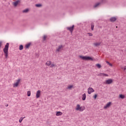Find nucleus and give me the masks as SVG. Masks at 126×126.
Returning <instances> with one entry per match:
<instances>
[{"label": "nucleus", "mask_w": 126, "mask_h": 126, "mask_svg": "<svg viewBox=\"0 0 126 126\" xmlns=\"http://www.w3.org/2000/svg\"><path fill=\"white\" fill-rule=\"evenodd\" d=\"M9 47V43H7L5 45V47L3 49V51L5 55V58L6 59H7V57H8V48Z\"/></svg>", "instance_id": "nucleus-1"}, {"label": "nucleus", "mask_w": 126, "mask_h": 126, "mask_svg": "<svg viewBox=\"0 0 126 126\" xmlns=\"http://www.w3.org/2000/svg\"><path fill=\"white\" fill-rule=\"evenodd\" d=\"M75 110L76 111H79V112H83L84 110H85V107L84 106H80V105L77 104Z\"/></svg>", "instance_id": "nucleus-2"}, {"label": "nucleus", "mask_w": 126, "mask_h": 126, "mask_svg": "<svg viewBox=\"0 0 126 126\" xmlns=\"http://www.w3.org/2000/svg\"><path fill=\"white\" fill-rule=\"evenodd\" d=\"M80 59L83 60L84 61H93V59L89 56H80Z\"/></svg>", "instance_id": "nucleus-3"}, {"label": "nucleus", "mask_w": 126, "mask_h": 126, "mask_svg": "<svg viewBox=\"0 0 126 126\" xmlns=\"http://www.w3.org/2000/svg\"><path fill=\"white\" fill-rule=\"evenodd\" d=\"M63 46L62 45H59L58 46V48L56 49L57 53H60V52H62V51H63Z\"/></svg>", "instance_id": "nucleus-4"}, {"label": "nucleus", "mask_w": 126, "mask_h": 126, "mask_svg": "<svg viewBox=\"0 0 126 126\" xmlns=\"http://www.w3.org/2000/svg\"><path fill=\"white\" fill-rule=\"evenodd\" d=\"M19 83H20V79H18L16 82L13 84V87H17L19 85Z\"/></svg>", "instance_id": "nucleus-5"}, {"label": "nucleus", "mask_w": 126, "mask_h": 126, "mask_svg": "<svg viewBox=\"0 0 126 126\" xmlns=\"http://www.w3.org/2000/svg\"><path fill=\"white\" fill-rule=\"evenodd\" d=\"M102 4L100 2H97L94 5V8H97Z\"/></svg>", "instance_id": "nucleus-6"}, {"label": "nucleus", "mask_w": 126, "mask_h": 126, "mask_svg": "<svg viewBox=\"0 0 126 126\" xmlns=\"http://www.w3.org/2000/svg\"><path fill=\"white\" fill-rule=\"evenodd\" d=\"M73 28H74V25H73L72 27H67L66 29L67 30L70 31L71 33H72V32L73 31Z\"/></svg>", "instance_id": "nucleus-7"}, {"label": "nucleus", "mask_w": 126, "mask_h": 126, "mask_svg": "<svg viewBox=\"0 0 126 126\" xmlns=\"http://www.w3.org/2000/svg\"><path fill=\"white\" fill-rule=\"evenodd\" d=\"M104 83L105 84H111V83H113V80L112 79L107 80Z\"/></svg>", "instance_id": "nucleus-8"}, {"label": "nucleus", "mask_w": 126, "mask_h": 126, "mask_svg": "<svg viewBox=\"0 0 126 126\" xmlns=\"http://www.w3.org/2000/svg\"><path fill=\"white\" fill-rule=\"evenodd\" d=\"M94 89H93V88H89L88 89V94H91V93H93V92H94Z\"/></svg>", "instance_id": "nucleus-9"}, {"label": "nucleus", "mask_w": 126, "mask_h": 126, "mask_svg": "<svg viewBox=\"0 0 126 126\" xmlns=\"http://www.w3.org/2000/svg\"><path fill=\"white\" fill-rule=\"evenodd\" d=\"M40 95H41V91L40 90L37 91L36 94V98H39Z\"/></svg>", "instance_id": "nucleus-10"}, {"label": "nucleus", "mask_w": 126, "mask_h": 126, "mask_svg": "<svg viewBox=\"0 0 126 126\" xmlns=\"http://www.w3.org/2000/svg\"><path fill=\"white\" fill-rule=\"evenodd\" d=\"M111 104H112V102H109L107 103L106 105L104 106V109H107V108H109L110 106H111Z\"/></svg>", "instance_id": "nucleus-11"}, {"label": "nucleus", "mask_w": 126, "mask_h": 126, "mask_svg": "<svg viewBox=\"0 0 126 126\" xmlns=\"http://www.w3.org/2000/svg\"><path fill=\"white\" fill-rule=\"evenodd\" d=\"M98 76L108 77L109 75L107 74L101 73L98 74Z\"/></svg>", "instance_id": "nucleus-12"}, {"label": "nucleus", "mask_w": 126, "mask_h": 126, "mask_svg": "<svg viewBox=\"0 0 126 126\" xmlns=\"http://www.w3.org/2000/svg\"><path fill=\"white\" fill-rule=\"evenodd\" d=\"M86 99V94H84L82 95V100L85 101Z\"/></svg>", "instance_id": "nucleus-13"}, {"label": "nucleus", "mask_w": 126, "mask_h": 126, "mask_svg": "<svg viewBox=\"0 0 126 126\" xmlns=\"http://www.w3.org/2000/svg\"><path fill=\"white\" fill-rule=\"evenodd\" d=\"M110 20L111 22H114V21H116V20H117V18L115 17H112L110 19Z\"/></svg>", "instance_id": "nucleus-14"}, {"label": "nucleus", "mask_w": 126, "mask_h": 126, "mask_svg": "<svg viewBox=\"0 0 126 126\" xmlns=\"http://www.w3.org/2000/svg\"><path fill=\"white\" fill-rule=\"evenodd\" d=\"M19 3V0H17L13 3L14 6H17V5Z\"/></svg>", "instance_id": "nucleus-15"}, {"label": "nucleus", "mask_w": 126, "mask_h": 126, "mask_svg": "<svg viewBox=\"0 0 126 126\" xmlns=\"http://www.w3.org/2000/svg\"><path fill=\"white\" fill-rule=\"evenodd\" d=\"M51 64H52V62L51 61H47L46 63V65H47L48 66H51Z\"/></svg>", "instance_id": "nucleus-16"}, {"label": "nucleus", "mask_w": 126, "mask_h": 126, "mask_svg": "<svg viewBox=\"0 0 126 126\" xmlns=\"http://www.w3.org/2000/svg\"><path fill=\"white\" fill-rule=\"evenodd\" d=\"M94 46L95 47H99V45H101V42L94 43Z\"/></svg>", "instance_id": "nucleus-17"}, {"label": "nucleus", "mask_w": 126, "mask_h": 126, "mask_svg": "<svg viewBox=\"0 0 126 126\" xmlns=\"http://www.w3.org/2000/svg\"><path fill=\"white\" fill-rule=\"evenodd\" d=\"M31 45V43H27L25 47L26 48V49H28V48H29V47H30V46Z\"/></svg>", "instance_id": "nucleus-18"}, {"label": "nucleus", "mask_w": 126, "mask_h": 126, "mask_svg": "<svg viewBox=\"0 0 126 126\" xmlns=\"http://www.w3.org/2000/svg\"><path fill=\"white\" fill-rule=\"evenodd\" d=\"M94 23H92L91 25V30H92V31H93V30H94Z\"/></svg>", "instance_id": "nucleus-19"}, {"label": "nucleus", "mask_w": 126, "mask_h": 126, "mask_svg": "<svg viewBox=\"0 0 126 126\" xmlns=\"http://www.w3.org/2000/svg\"><path fill=\"white\" fill-rule=\"evenodd\" d=\"M63 115V113L60 111H58L56 113V116H62Z\"/></svg>", "instance_id": "nucleus-20"}, {"label": "nucleus", "mask_w": 126, "mask_h": 126, "mask_svg": "<svg viewBox=\"0 0 126 126\" xmlns=\"http://www.w3.org/2000/svg\"><path fill=\"white\" fill-rule=\"evenodd\" d=\"M25 119V117H21L19 120V123H22V121H23V119Z\"/></svg>", "instance_id": "nucleus-21"}, {"label": "nucleus", "mask_w": 126, "mask_h": 126, "mask_svg": "<svg viewBox=\"0 0 126 126\" xmlns=\"http://www.w3.org/2000/svg\"><path fill=\"white\" fill-rule=\"evenodd\" d=\"M100 3H106L107 2V0H100V1L99 2Z\"/></svg>", "instance_id": "nucleus-22"}, {"label": "nucleus", "mask_w": 126, "mask_h": 126, "mask_svg": "<svg viewBox=\"0 0 126 126\" xmlns=\"http://www.w3.org/2000/svg\"><path fill=\"white\" fill-rule=\"evenodd\" d=\"M55 66L58 67V66L56 64L51 63V65H50V67H55Z\"/></svg>", "instance_id": "nucleus-23"}, {"label": "nucleus", "mask_w": 126, "mask_h": 126, "mask_svg": "<svg viewBox=\"0 0 126 126\" xmlns=\"http://www.w3.org/2000/svg\"><path fill=\"white\" fill-rule=\"evenodd\" d=\"M28 11H29V9H26L23 10V13H27V12H28Z\"/></svg>", "instance_id": "nucleus-24"}, {"label": "nucleus", "mask_w": 126, "mask_h": 126, "mask_svg": "<svg viewBox=\"0 0 126 126\" xmlns=\"http://www.w3.org/2000/svg\"><path fill=\"white\" fill-rule=\"evenodd\" d=\"M27 95L28 97H30L31 96V91H29L27 92Z\"/></svg>", "instance_id": "nucleus-25"}, {"label": "nucleus", "mask_w": 126, "mask_h": 126, "mask_svg": "<svg viewBox=\"0 0 126 126\" xmlns=\"http://www.w3.org/2000/svg\"><path fill=\"white\" fill-rule=\"evenodd\" d=\"M119 97L121 99H125V95L120 94Z\"/></svg>", "instance_id": "nucleus-26"}, {"label": "nucleus", "mask_w": 126, "mask_h": 126, "mask_svg": "<svg viewBox=\"0 0 126 126\" xmlns=\"http://www.w3.org/2000/svg\"><path fill=\"white\" fill-rule=\"evenodd\" d=\"M19 50L20 51H22V50H23V45H20Z\"/></svg>", "instance_id": "nucleus-27"}, {"label": "nucleus", "mask_w": 126, "mask_h": 126, "mask_svg": "<svg viewBox=\"0 0 126 126\" xmlns=\"http://www.w3.org/2000/svg\"><path fill=\"white\" fill-rule=\"evenodd\" d=\"M72 87H73V85H69V86H68L67 88V89H71V88H72Z\"/></svg>", "instance_id": "nucleus-28"}, {"label": "nucleus", "mask_w": 126, "mask_h": 126, "mask_svg": "<svg viewBox=\"0 0 126 126\" xmlns=\"http://www.w3.org/2000/svg\"><path fill=\"white\" fill-rule=\"evenodd\" d=\"M96 66H97V67H98V68H101V64H96L95 65Z\"/></svg>", "instance_id": "nucleus-29"}, {"label": "nucleus", "mask_w": 126, "mask_h": 126, "mask_svg": "<svg viewBox=\"0 0 126 126\" xmlns=\"http://www.w3.org/2000/svg\"><path fill=\"white\" fill-rule=\"evenodd\" d=\"M35 6H36V7H40V6H42V5L41 4H36Z\"/></svg>", "instance_id": "nucleus-30"}, {"label": "nucleus", "mask_w": 126, "mask_h": 126, "mask_svg": "<svg viewBox=\"0 0 126 126\" xmlns=\"http://www.w3.org/2000/svg\"><path fill=\"white\" fill-rule=\"evenodd\" d=\"M122 69H123L124 70H126V66H124V67H121Z\"/></svg>", "instance_id": "nucleus-31"}, {"label": "nucleus", "mask_w": 126, "mask_h": 126, "mask_svg": "<svg viewBox=\"0 0 126 126\" xmlns=\"http://www.w3.org/2000/svg\"><path fill=\"white\" fill-rule=\"evenodd\" d=\"M88 34L89 36H93V34L92 33H90V32H88Z\"/></svg>", "instance_id": "nucleus-32"}, {"label": "nucleus", "mask_w": 126, "mask_h": 126, "mask_svg": "<svg viewBox=\"0 0 126 126\" xmlns=\"http://www.w3.org/2000/svg\"><path fill=\"white\" fill-rule=\"evenodd\" d=\"M47 38V36L46 35H44L43 37V41H45L46 40V38Z\"/></svg>", "instance_id": "nucleus-33"}, {"label": "nucleus", "mask_w": 126, "mask_h": 126, "mask_svg": "<svg viewBox=\"0 0 126 126\" xmlns=\"http://www.w3.org/2000/svg\"><path fill=\"white\" fill-rule=\"evenodd\" d=\"M2 45V41H0V47H1Z\"/></svg>", "instance_id": "nucleus-34"}, {"label": "nucleus", "mask_w": 126, "mask_h": 126, "mask_svg": "<svg viewBox=\"0 0 126 126\" xmlns=\"http://www.w3.org/2000/svg\"><path fill=\"white\" fill-rule=\"evenodd\" d=\"M94 99H96V98H97V94H95V95L94 96Z\"/></svg>", "instance_id": "nucleus-35"}, {"label": "nucleus", "mask_w": 126, "mask_h": 126, "mask_svg": "<svg viewBox=\"0 0 126 126\" xmlns=\"http://www.w3.org/2000/svg\"><path fill=\"white\" fill-rule=\"evenodd\" d=\"M108 64L110 65V66H113V64H112L111 63H109Z\"/></svg>", "instance_id": "nucleus-36"}, {"label": "nucleus", "mask_w": 126, "mask_h": 126, "mask_svg": "<svg viewBox=\"0 0 126 126\" xmlns=\"http://www.w3.org/2000/svg\"><path fill=\"white\" fill-rule=\"evenodd\" d=\"M106 63H108V64H109L110 63H109V62H108V61H106Z\"/></svg>", "instance_id": "nucleus-37"}, {"label": "nucleus", "mask_w": 126, "mask_h": 126, "mask_svg": "<svg viewBox=\"0 0 126 126\" xmlns=\"http://www.w3.org/2000/svg\"><path fill=\"white\" fill-rule=\"evenodd\" d=\"M5 106H6V107H8V104L6 105Z\"/></svg>", "instance_id": "nucleus-38"}]
</instances>
